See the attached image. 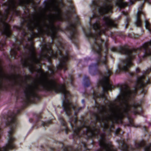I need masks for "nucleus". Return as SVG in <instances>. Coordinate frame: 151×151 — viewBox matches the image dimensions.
<instances>
[{"instance_id": "dca6fc26", "label": "nucleus", "mask_w": 151, "mask_h": 151, "mask_svg": "<svg viewBox=\"0 0 151 151\" xmlns=\"http://www.w3.org/2000/svg\"><path fill=\"white\" fill-rule=\"evenodd\" d=\"M143 129H144V130L145 131H147V127H146L144 126L143 127Z\"/></svg>"}, {"instance_id": "aec40b11", "label": "nucleus", "mask_w": 151, "mask_h": 151, "mask_svg": "<svg viewBox=\"0 0 151 151\" xmlns=\"http://www.w3.org/2000/svg\"><path fill=\"white\" fill-rule=\"evenodd\" d=\"M41 8H40V10H41Z\"/></svg>"}, {"instance_id": "4468645a", "label": "nucleus", "mask_w": 151, "mask_h": 151, "mask_svg": "<svg viewBox=\"0 0 151 151\" xmlns=\"http://www.w3.org/2000/svg\"><path fill=\"white\" fill-rule=\"evenodd\" d=\"M140 72V70L138 68H137L136 69V72L137 73H138Z\"/></svg>"}, {"instance_id": "9b49d317", "label": "nucleus", "mask_w": 151, "mask_h": 151, "mask_svg": "<svg viewBox=\"0 0 151 151\" xmlns=\"http://www.w3.org/2000/svg\"><path fill=\"white\" fill-rule=\"evenodd\" d=\"M48 3L47 2H44V7L45 8V9L48 10L49 11H51V10L48 7Z\"/></svg>"}, {"instance_id": "a211bd4d", "label": "nucleus", "mask_w": 151, "mask_h": 151, "mask_svg": "<svg viewBox=\"0 0 151 151\" xmlns=\"http://www.w3.org/2000/svg\"><path fill=\"white\" fill-rule=\"evenodd\" d=\"M15 40L17 42H18V39H17V38H15Z\"/></svg>"}, {"instance_id": "2eb2a0df", "label": "nucleus", "mask_w": 151, "mask_h": 151, "mask_svg": "<svg viewBox=\"0 0 151 151\" xmlns=\"http://www.w3.org/2000/svg\"><path fill=\"white\" fill-rule=\"evenodd\" d=\"M60 5L62 7H63L65 6L64 4H63V3L62 1H61L60 2Z\"/></svg>"}, {"instance_id": "f8f14e48", "label": "nucleus", "mask_w": 151, "mask_h": 151, "mask_svg": "<svg viewBox=\"0 0 151 151\" xmlns=\"http://www.w3.org/2000/svg\"><path fill=\"white\" fill-rule=\"evenodd\" d=\"M128 36L132 38H136L137 37V35H135L134 34H129L128 35Z\"/></svg>"}, {"instance_id": "0eeeda50", "label": "nucleus", "mask_w": 151, "mask_h": 151, "mask_svg": "<svg viewBox=\"0 0 151 151\" xmlns=\"http://www.w3.org/2000/svg\"><path fill=\"white\" fill-rule=\"evenodd\" d=\"M90 84L89 78L85 76L83 78V84L84 87H88Z\"/></svg>"}, {"instance_id": "f257e3e1", "label": "nucleus", "mask_w": 151, "mask_h": 151, "mask_svg": "<svg viewBox=\"0 0 151 151\" xmlns=\"http://www.w3.org/2000/svg\"><path fill=\"white\" fill-rule=\"evenodd\" d=\"M69 1L70 4L69 9L63 12L59 6V3L53 0L52 9L55 14H50L46 18L49 24L45 22V19L42 20L41 23V18L36 12V5L34 0H9L3 4L4 10L3 13L1 12V36L4 39L1 40V50H3L5 46L6 39L12 35L8 22L13 20L14 15H20V12L16 9L17 6H23L29 12L28 6L30 5L33 8L35 13L31 17L28 15L27 20L23 19L19 26L14 27V29L20 31L24 37L19 41V44L22 45L27 50L24 66L32 68L34 64H39L42 58L49 61L51 58H58L59 64L56 68L49 67L50 74L46 72L44 75L46 77H50L55 73L59 74L62 69L65 72L72 56L67 45L57 33L58 31H63L62 29L59 26L56 27L54 23L59 24L63 21L67 22L65 31L69 34V38L74 43L77 42L78 33L76 26L80 24L79 18L76 16L75 19H72L71 12L74 11V7L71 1Z\"/></svg>"}, {"instance_id": "39448f33", "label": "nucleus", "mask_w": 151, "mask_h": 151, "mask_svg": "<svg viewBox=\"0 0 151 151\" xmlns=\"http://www.w3.org/2000/svg\"><path fill=\"white\" fill-rule=\"evenodd\" d=\"M58 118L59 120L62 125V130L64 131L65 133L67 134L70 130L68 127L66 122L64 120L62 116H58Z\"/></svg>"}, {"instance_id": "6ab92c4d", "label": "nucleus", "mask_w": 151, "mask_h": 151, "mask_svg": "<svg viewBox=\"0 0 151 151\" xmlns=\"http://www.w3.org/2000/svg\"><path fill=\"white\" fill-rule=\"evenodd\" d=\"M149 125L151 126V123Z\"/></svg>"}, {"instance_id": "7ed1b4c3", "label": "nucleus", "mask_w": 151, "mask_h": 151, "mask_svg": "<svg viewBox=\"0 0 151 151\" xmlns=\"http://www.w3.org/2000/svg\"><path fill=\"white\" fill-rule=\"evenodd\" d=\"M41 116L40 114H36L34 115L33 118H30L29 121L30 123L32 122L34 126L36 127V128L42 125L44 127H47L48 125L52 124L51 120L45 122H43L40 120Z\"/></svg>"}, {"instance_id": "423d86ee", "label": "nucleus", "mask_w": 151, "mask_h": 151, "mask_svg": "<svg viewBox=\"0 0 151 151\" xmlns=\"http://www.w3.org/2000/svg\"><path fill=\"white\" fill-rule=\"evenodd\" d=\"M12 78L14 79L16 83L17 82V79L19 80V82H22V77L19 74H14L12 75Z\"/></svg>"}, {"instance_id": "f03ea898", "label": "nucleus", "mask_w": 151, "mask_h": 151, "mask_svg": "<svg viewBox=\"0 0 151 151\" xmlns=\"http://www.w3.org/2000/svg\"><path fill=\"white\" fill-rule=\"evenodd\" d=\"M129 74L131 77L134 76L137 77L136 80L133 83V87L131 88L127 85H120L119 89L121 94L118 101L123 105V110L128 118L129 125L137 127L139 125L134 123L129 114L132 113L135 114L142 115V107L136 102L134 97L138 90L140 93L145 94L147 90L145 87L146 84L151 83V77L145 79L144 76H137L135 73L131 72H129Z\"/></svg>"}, {"instance_id": "20e7f679", "label": "nucleus", "mask_w": 151, "mask_h": 151, "mask_svg": "<svg viewBox=\"0 0 151 151\" xmlns=\"http://www.w3.org/2000/svg\"><path fill=\"white\" fill-rule=\"evenodd\" d=\"M13 47L11 49L10 54L12 57H13L14 59L17 58V51L20 52V47L19 46H17L16 44H13Z\"/></svg>"}, {"instance_id": "ddd939ff", "label": "nucleus", "mask_w": 151, "mask_h": 151, "mask_svg": "<svg viewBox=\"0 0 151 151\" xmlns=\"http://www.w3.org/2000/svg\"><path fill=\"white\" fill-rule=\"evenodd\" d=\"M151 71V68H149L147 70L145 71V73L146 74H147L149 73Z\"/></svg>"}, {"instance_id": "1a4fd4ad", "label": "nucleus", "mask_w": 151, "mask_h": 151, "mask_svg": "<svg viewBox=\"0 0 151 151\" xmlns=\"http://www.w3.org/2000/svg\"><path fill=\"white\" fill-rule=\"evenodd\" d=\"M123 14L126 17V20L125 22V28H126L127 26H128V24L130 20V18L129 16L128 15V14L127 12H122Z\"/></svg>"}, {"instance_id": "9d476101", "label": "nucleus", "mask_w": 151, "mask_h": 151, "mask_svg": "<svg viewBox=\"0 0 151 151\" xmlns=\"http://www.w3.org/2000/svg\"><path fill=\"white\" fill-rule=\"evenodd\" d=\"M123 133V132L119 128L117 129L115 132V134L116 135H120L121 136L122 134Z\"/></svg>"}, {"instance_id": "f3484780", "label": "nucleus", "mask_w": 151, "mask_h": 151, "mask_svg": "<svg viewBox=\"0 0 151 151\" xmlns=\"http://www.w3.org/2000/svg\"><path fill=\"white\" fill-rule=\"evenodd\" d=\"M90 59L89 58H86L85 59V60L86 61H88Z\"/></svg>"}, {"instance_id": "6e6552de", "label": "nucleus", "mask_w": 151, "mask_h": 151, "mask_svg": "<svg viewBox=\"0 0 151 151\" xmlns=\"http://www.w3.org/2000/svg\"><path fill=\"white\" fill-rule=\"evenodd\" d=\"M145 27L150 33H151V24L147 19H145Z\"/></svg>"}]
</instances>
